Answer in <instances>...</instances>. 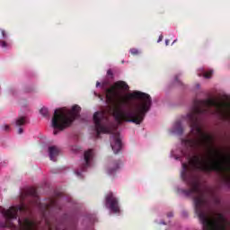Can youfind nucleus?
I'll return each instance as SVG.
<instances>
[{
	"label": "nucleus",
	"mask_w": 230,
	"mask_h": 230,
	"mask_svg": "<svg viewBox=\"0 0 230 230\" xmlns=\"http://www.w3.org/2000/svg\"><path fill=\"white\" fill-rule=\"evenodd\" d=\"M189 123L193 138L181 139V145L192 155L183 153L189 164H182L181 176L190 189L183 190V193L193 199L195 213L204 227L203 230H227L230 223L222 213H217L216 217H213L209 199L206 196V191L200 188V181L195 174V170L205 172V173L226 172L225 181L230 185V155H224L211 148L213 137L204 133L200 128V122Z\"/></svg>",
	"instance_id": "1"
},
{
	"label": "nucleus",
	"mask_w": 230,
	"mask_h": 230,
	"mask_svg": "<svg viewBox=\"0 0 230 230\" xmlns=\"http://www.w3.org/2000/svg\"><path fill=\"white\" fill-rule=\"evenodd\" d=\"M27 195L32 197V200L30 205L26 206L22 203L19 207H11L9 209L0 208V212L5 220H17V213H23L24 215H31L33 208H37L41 213L42 221L47 226L49 230H53V223L51 222V217H53V211L61 209L60 203L57 199H49L46 202L41 203L40 199L37 195V189H30L27 191Z\"/></svg>",
	"instance_id": "2"
},
{
	"label": "nucleus",
	"mask_w": 230,
	"mask_h": 230,
	"mask_svg": "<svg viewBox=\"0 0 230 230\" xmlns=\"http://www.w3.org/2000/svg\"><path fill=\"white\" fill-rule=\"evenodd\" d=\"M128 97L131 100H139L140 103H138L135 109L125 110L122 105H127L128 103V100L122 99L119 104L114 106L112 116L119 125H121L123 121L126 123L141 125L145 120L146 112H148V111H150V107H152V97H150L148 93L139 91L129 93Z\"/></svg>",
	"instance_id": "3"
},
{
	"label": "nucleus",
	"mask_w": 230,
	"mask_h": 230,
	"mask_svg": "<svg viewBox=\"0 0 230 230\" xmlns=\"http://www.w3.org/2000/svg\"><path fill=\"white\" fill-rule=\"evenodd\" d=\"M80 111H82V108L78 105L73 106L70 111L62 108L55 110L52 118L54 136L58 134V130L62 131L65 130V128H67V127H71L73 121L80 116Z\"/></svg>",
	"instance_id": "4"
},
{
	"label": "nucleus",
	"mask_w": 230,
	"mask_h": 230,
	"mask_svg": "<svg viewBox=\"0 0 230 230\" xmlns=\"http://www.w3.org/2000/svg\"><path fill=\"white\" fill-rule=\"evenodd\" d=\"M109 85H111L109 81L96 83V87H101L105 92L108 102H114L116 96H118V91H128L129 89L128 84L125 81H117L110 88Z\"/></svg>",
	"instance_id": "5"
},
{
	"label": "nucleus",
	"mask_w": 230,
	"mask_h": 230,
	"mask_svg": "<svg viewBox=\"0 0 230 230\" xmlns=\"http://www.w3.org/2000/svg\"><path fill=\"white\" fill-rule=\"evenodd\" d=\"M93 123L97 137H100V134H111V129L107 127V117L103 111H96L93 114Z\"/></svg>",
	"instance_id": "6"
},
{
	"label": "nucleus",
	"mask_w": 230,
	"mask_h": 230,
	"mask_svg": "<svg viewBox=\"0 0 230 230\" xmlns=\"http://www.w3.org/2000/svg\"><path fill=\"white\" fill-rule=\"evenodd\" d=\"M105 202L106 208H109L112 213H119V201L118 198L114 196V193L109 192L105 197Z\"/></svg>",
	"instance_id": "7"
},
{
	"label": "nucleus",
	"mask_w": 230,
	"mask_h": 230,
	"mask_svg": "<svg viewBox=\"0 0 230 230\" xmlns=\"http://www.w3.org/2000/svg\"><path fill=\"white\" fill-rule=\"evenodd\" d=\"M18 224L19 226L23 227V229L21 230H39L40 226H42V223H39L35 220H31L28 217L24 218L23 221L18 219Z\"/></svg>",
	"instance_id": "8"
},
{
	"label": "nucleus",
	"mask_w": 230,
	"mask_h": 230,
	"mask_svg": "<svg viewBox=\"0 0 230 230\" xmlns=\"http://www.w3.org/2000/svg\"><path fill=\"white\" fill-rule=\"evenodd\" d=\"M112 142L111 143V146L114 152V154H119L121 151V138H119V133H113Z\"/></svg>",
	"instance_id": "9"
},
{
	"label": "nucleus",
	"mask_w": 230,
	"mask_h": 230,
	"mask_svg": "<svg viewBox=\"0 0 230 230\" xmlns=\"http://www.w3.org/2000/svg\"><path fill=\"white\" fill-rule=\"evenodd\" d=\"M93 155H94L93 149L84 152V164L81 167L82 172H85V169L91 166V159H93Z\"/></svg>",
	"instance_id": "10"
},
{
	"label": "nucleus",
	"mask_w": 230,
	"mask_h": 230,
	"mask_svg": "<svg viewBox=\"0 0 230 230\" xmlns=\"http://www.w3.org/2000/svg\"><path fill=\"white\" fill-rule=\"evenodd\" d=\"M58 154H60V149L57 147V146H52L49 147V155L50 161H57V157H58Z\"/></svg>",
	"instance_id": "11"
},
{
	"label": "nucleus",
	"mask_w": 230,
	"mask_h": 230,
	"mask_svg": "<svg viewBox=\"0 0 230 230\" xmlns=\"http://www.w3.org/2000/svg\"><path fill=\"white\" fill-rule=\"evenodd\" d=\"M117 170H119V161H114L111 164L108 169V173L112 175V173H114Z\"/></svg>",
	"instance_id": "12"
},
{
	"label": "nucleus",
	"mask_w": 230,
	"mask_h": 230,
	"mask_svg": "<svg viewBox=\"0 0 230 230\" xmlns=\"http://www.w3.org/2000/svg\"><path fill=\"white\" fill-rule=\"evenodd\" d=\"M173 132L175 134H178L179 136L182 135V132H184V130L182 129V124L181 123V121L178 120L174 123Z\"/></svg>",
	"instance_id": "13"
},
{
	"label": "nucleus",
	"mask_w": 230,
	"mask_h": 230,
	"mask_svg": "<svg viewBox=\"0 0 230 230\" xmlns=\"http://www.w3.org/2000/svg\"><path fill=\"white\" fill-rule=\"evenodd\" d=\"M25 124H26V118L25 117H20L16 120L17 127H21V126L25 125Z\"/></svg>",
	"instance_id": "14"
},
{
	"label": "nucleus",
	"mask_w": 230,
	"mask_h": 230,
	"mask_svg": "<svg viewBox=\"0 0 230 230\" xmlns=\"http://www.w3.org/2000/svg\"><path fill=\"white\" fill-rule=\"evenodd\" d=\"M40 113L41 116H44V118H48V116H49V111L47 110V108H41L40 110Z\"/></svg>",
	"instance_id": "15"
},
{
	"label": "nucleus",
	"mask_w": 230,
	"mask_h": 230,
	"mask_svg": "<svg viewBox=\"0 0 230 230\" xmlns=\"http://www.w3.org/2000/svg\"><path fill=\"white\" fill-rule=\"evenodd\" d=\"M107 76H108L111 80H113V79H114V73L112 72V69H108V71H107Z\"/></svg>",
	"instance_id": "16"
},
{
	"label": "nucleus",
	"mask_w": 230,
	"mask_h": 230,
	"mask_svg": "<svg viewBox=\"0 0 230 230\" xmlns=\"http://www.w3.org/2000/svg\"><path fill=\"white\" fill-rule=\"evenodd\" d=\"M212 75H213L212 70H210L203 75L204 78H211Z\"/></svg>",
	"instance_id": "17"
},
{
	"label": "nucleus",
	"mask_w": 230,
	"mask_h": 230,
	"mask_svg": "<svg viewBox=\"0 0 230 230\" xmlns=\"http://www.w3.org/2000/svg\"><path fill=\"white\" fill-rule=\"evenodd\" d=\"M130 53L131 55H139V50L137 49H131Z\"/></svg>",
	"instance_id": "18"
},
{
	"label": "nucleus",
	"mask_w": 230,
	"mask_h": 230,
	"mask_svg": "<svg viewBox=\"0 0 230 230\" xmlns=\"http://www.w3.org/2000/svg\"><path fill=\"white\" fill-rule=\"evenodd\" d=\"M0 46L1 48H7L8 44L6 43V41L0 40Z\"/></svg>",
	"instance_id": "19"
},
{
	"label": "nucleus",
	"mask_w": 230,
	"mask_h": 230,
	"mask_svg": "<svg viewBox=\"0 0 230 230\" xmlns=\"http://www.w3.org/2000/svg\"><path fill=\"white\" fill-rule=\"evenodd\" d=\"M2 128L4 130H5V132H8V130H10V126L9 125H4V126H2Z\"/></svg>",
	"instance_id": "20"
},
{
	"label": "nucleus",
	"mask_w": 230,
	"mask_h": 230,
	"mask_svg": "<svg viewBox=\"0 0 230 230\" xmlns=\"http://www.w3.org/2000/svg\"><path fill=\"white\" fill-rule=\"evenodd\" d=\"M1 33H2L3 39H6V32L2 30Z\"/></svg>",
	"instance_id": "21"
},
{
	"label": "nucleus",
	"mask_w": 230,
	"mask_h": 230,
	"mask_svg": "<svg viewBox=\"0 0 230 230\" xmlns=\"http://www.w3.org/2000/svg\"><path fill=\"white\" fill-rule=\"evenodd\" d=\"M175 82H177L178 84H180L181 85H182V83L179 80V76H175Z\"/></svg>",
	"instance_id": "22"
},
{
	"label": "nucleus",
	"mask_w": 230,
	"mask_h": 230,
	"mask_svg": "<svg viewBox=\"0 0 230 230\" xmlns=\"http://www.w3.org/2000/svg\"><path fill=\"white\" fill-rule=\"evenodd\" d=\"M167 217H168L169 218H172V217H173V213H172V212H169V213L167 214Z\"/></svg>",
	"instance_id": "23"
},
{
	"label": "nucleus",
	"mask_w": 230,
	"mask_h": 230,
	"mask_svg": "<svg viewBox=\"0 0 230 230\" xmlns=\"http://www.w3.org/2000/svg\"><path fill=\"white\" fill-rule=\"evenodd\" d=\"M22 132H23L22 128H20L18 129V134H22Z\"/></svg>",
	"instance_id": "24"
},
{
	"label": "nucleus",
	"mask_w": 230,
	"mask_h": 230,
	"mask_svg": "<svg viewBox=\"0 0 230 230\" xmlns=\"http://www.w3.org/2000/svg\"><path fill=\"white\" fill-rule=\"evenodd\" d=\"M170 44V40H165V46H168Z\"/></svg>",
	"instance_id": "25"
},
{
	"label": "nucleus",
	"mask_w": 230,
	"mask_h": 230,
	"mask_svg": "<svg viewBox=\"0 0 230 230\" xmlns=\"http://www.w3.org/2000/svg\"><path fill=\"white\" fill-rule=\"evenodd\" d=\"M161 40H163V35H161L158 39V42H161Z\"/></svg>",
	"instance_id": "26"
},
{
	"label": "nucleus",
	"mask_w": 230,
	"mask_h": 230,
	"mask_svg": "<svg viewBox=\"0 0 230 230\" xmlns=\"http://www.w3.org/2000/svg\"><path fill=\"white\" fill-rule=\"evenodd\" d=\"M76 175H77V177H80L81 172H76Z\"/></svg>",
	"instance_id": "27"
},
{
	"label": "nucleus",
	"mask_w": 230,
	"mask_h": 230,
	"mask_svg": "<svg viewBox=\"0 0 230 230\" xmlns=\"http://www.w3.org/2000/svg\"><path fill=\"white\" fill-rule=\"evenodd\" d=\"M56 230H60V227H58V226H56Z\"/></svg>",
	"instance_id": "28"
},
{
	"label": "nucleus",
	"mask_w": 230,
	"mask_h": 230,
	"mask_svg": "<svg viewBox=\"0 0 230 230\" xmlns=\"http://www.w3.org/2000/svg\"><path fill=\"white\" fill-rule=\"evenodd\" d=\"M175 42H177V40H174V41L172 42V44H175Z\"/></svg>",
	"instance_id": "29"
}]
</instances>
